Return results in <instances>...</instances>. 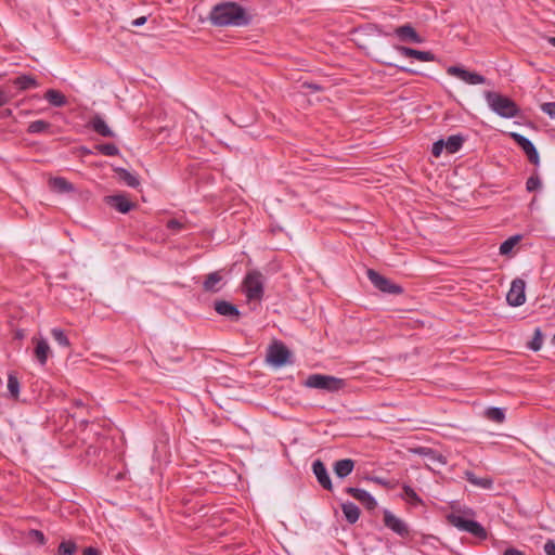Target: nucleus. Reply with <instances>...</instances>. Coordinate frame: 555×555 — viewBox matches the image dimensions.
Listing matches in <instances>:
<instances>
[{
  "label": "nucleus",
  "instance_id": "obj_1",
  "mask_svg": "<svg viewBox=\"0 0 555 555\" xmlns=\"http://www.w3.org/2000/svg\"><path fill=\"white\" fill-rule=\"evenodd\" d=\"M208 20L216 27H244L250 24L251 16L238 3L224 1L211 8Z\"/></svg>",
  "mask_w": 555,
  "mask_h": 555
},
{
  "label": "nucleus",
  "instance_id": "obj_2",
  "mask_svg": "<svg viewBox=\"0 0 555 555\" xmlns=\"http://www.w3.org/2000/svg\"><path fill=\"white\" fill-rule=\"evenodd\" d=\"M474 516L475 512L472 508H465L450 513L447 516V520L459 530L468 532L480 540H486L488 532L480 522L473 519Z\"/></svg>",
  "mask_w": 555,
  "mask_h": 555
},
{
  "label": "nucleus",
  "instance_id": "obj_3",
  "mask_svg": "<svg viewBox=\"0 0 555 555\" xmlns=\"http://www.w3.org/2000/svg\"><path fill=\"white\" fill-rule=\"evenodd\" d=\"M483 95L491 111L500 117L509 119L519 115V107L512 99L494 91H486Z\"/></svg>",
  "mask_w": 555,
  "mask_h": 555
},
{
  "label": "nucleus",
  "instance_id": "obj_4",
  "mask_svg": "<svg viewBox=\"0 0 555 555\" xmlns=\"http://www.w3.org/2000/svg\"><path fill=\"white\" fill-rule=\"evenodd\" d=\"M264 278L260 271L251 270L244 278L245 295L249 300H260L263 296Z\"/></svg>",
  "mask_w": 555,
  "mask_h": 555
},
{
  "label": "nucleus",
  "instance_id": "obj_5",
  "mask_svg": "<svg viewBox=\"0 0 555 555\" xmlns=\"http://www.w3.org/2000/svg\"><path fill=\"white\" fill-rule=\"evenodd\" d=\"M344 380L330 375L312 374L309 375L305 385L309 388L336 391L341 388Z\"/></svg>",
  "mask_w": 555,
  "mask_h": 555
},
{
  "label": "nucleus",
  "instance_id": "obj_6",
  "mask_svg": "<svg viewBox=\"0 0 555 555\" xmlns=\"http://www.w3.org/2000/svg\"><path fill=\"white\" fill-rule=\"evenodd\" d=\"M366 274L371 283L380 292L391 295H399L403 293V288L400 285L392 283L389 279L379 274L375 270L369 269Z\"/></svg>",
  "mask_w": 555,
  "mask_h": 555
},
{
  "label": "nucleus",
  "instance_id": "obj_7",
  "mask_svg": "<svg viewBox=\"0 0 555 555\" xmlns=\"http://www.w3.org/2000/svg\"><path fill=\"white\" fill-rule=\"evenodd\" d=\"M383 521L386 528L398 534L400 538L405 539L410 537L411 530L409 525L389 509H384Z\"/></svg>",
  "mask_w": 555,
  "mask_h": 555
},
{
  "label": "nucleus",
  "instance_id": "obj_8",
  "mask_svg": "<svg viewBox=\"0 0 555 555\" xmlns=\"http://www.w3.org/2000/svg\"><path fill=\"white\" fill-rule=\"evenodd\" d=\"M447 74L462 80L463 82H465L467 85L475 86V85H482V83L487 82V79L485 76H482L476 72L467 70L463 66H457V65L449 66L447 68Z\"/></svg>",
  "mask_w": 555,
  "mask_h": 555
},
{
  "label": "nucleus",
  "instance_id": "obj_9",
  "mask_svg": "<svg viewBox=\"0 0 555 555\" xmlns=\"http://www.w3.org/2000/svg\"><path fill=\"white\" fill-rule=\"evenodd\" d=\"M291 351L282 343H274L267 352V361L275 367L284 366L288 363Z\"/></svg>",
  "mask_w": 555,
  "mask_h": 555
},
{
  "label": "nucleus",
  "instance_id": "obj_10",
  "mask_svg": "<svg viewBox=\"0 0 555 555\" xmlns=\"http://www.w3.org/2000/svg\"><path fill=\"white\" fill-rule=\"evenodd\" d=\"M509 135L527 155L528 160L531 164L538 166L540 164V157L534 144L528 138L520 133L511 132Z\"/></svg>",
  "mask_w": 555,
  "mask_h": 555
},
{
  "label": "nucleus",
  "instance_id": "obj_11",
  "mask_svg": "<svg viewBox=\"0 0 555 555\" xmlns=\"http://www.w3.org/2000/svg\"><path fill=\"white\" fill-rule=\"evenodd\" d=\"M526 283L522 279H515L511 284V288L506 295V300L512 307H519L526 301L525 294Z\"/></svg>",
  "mask_w": 555,
  "mask_h": 555
},
{
  "label": "nucleus",
  "instance_id": "obj_12",
  "mask_svg": "<svg viewBox=\"0 0 555 555\" xmlns=\"http://www.w3.org/2000/svg\"><path fill=\"white\" fill-rule=\"evenodd\" d=\"M393 35L403 43H423L424 38L411 24L401 25L393 30Z\"/></svg>",
  "mask_w": 555,
  "mask_h": 555
},
{
  "label": "nucleus",
  "instance_id": "obj_13",
  "mask_svg": "<svg viewBox=\"0 0 555 555\" xmlns=\"http://www.w3.org/2000/svg\"><path fill=\"white\" fill-rule=\"evenodd\" d=\"M104 202L121 214H127L134 207V204L125 194L107 195L104 197Z\"/></svg>",
  "mask_w": 555,
  "mask_h": 555
},
{
  "label": "nucleus",
  "instance_id": "obj_14",
  "mask_svg": "<svg viewBox=\"0 0 555 555\" xmlns=\"http://www.w3.org/2000/svg\"><path fill=\"white\" fill-rule=\"evenodd\" d=\"M214 309L219 315L225 317L231 321H238L241 318V312L237 307L227 300H215Z\"/></svg>",
  "mask_w": 555,
  "mask_h": 555
},
{
  "label": "nucleus",
  "instance_id": "obj_15",
  "mask_svg": "<svg viewBox=\"0 0 555 555\" xmlns=\"http://www.w3.org/2000/svg\"><path fill=\"white\" fill-rule=\"evenodd\" d=\"M345 491L353 499L358 500L365 508L372 511L377 506L375 498L366 490L347 487Z\"/></svg>",
  "mask_w": 555,
  "mask_h": 555
},
{
  "label": "nucleus",
  "instance_id": "obj_16",
  "mask_svg": "<svg viewBox=\"0 0 555 555\" xmlns=\"http://www.w3.org/2000/svg\"><path fill=\"white\" fill-rule=\"evenodd\" d=\"M312 472L322 488L328 491L333 490L332 479L325 464L321 460H315L312 463Z\"/></svg>",
  "mask_w": 555,
  "mask_h": 555
},
{
  "label": "nucleus",
  "instance_id": "obj_17",
  "mask_svg": "<svg viewBox=\"0 0 555 555\" xmlns=\"http://www.w3.org/2000/svg\"><path fill=\"white\" fill-rule=\"evenodd\" d=\"M35 346V358L41 365H46L49 356L51 354L50 346L46 338H33Z\"/></svg>",
  "mask_w": 555,
  "mask_h": 555
},
{
  "label": "nucleus",
  "instance_id": "obj_18",
  "mask_svg": "<svg viewBox=\"0 0 555 555\" xmlns=\"http://www.w3.org/2000/svg\"><path fill=\"white\" fill-rule=\"evenodd\" d=\"M89 126L91 129L96 132L98 134L105 137V138H114L115 132L107 126L105 120L100 116L95 115L93 116L90 121Z\"/></svg>",
  "mask_w": 555,
  "mask_h": 555
},
{
  "label": "nucleus",
  "instance_id": "obj_19",
  "mask_svg": "<svg viewBox=\"0 0 555 555\" xmlns=\"http://www.w3.org/2000/svg\"><path fill=\"white\" fill-rule=\"evenodd\" d=\"M354 465L356 462L353 460L341 459L334 462L333 470L336 477L344 479L352 473Z\"/></svg>",
  "mask_w": 555,
  "mask_h": 555
},
{
  "label": "nucleus",
  "instance_id": "obj_20",
  "mask_svg": "<svg viewBox=\"0 0 555 555\" xmlns=\"http://www.w3.org/2000/svg\"><path fill=\"white\" fill-rule=\"evenodd\" d=\"M222 275L219 271L211 272L206 275L203 282V289L205 292L217 293L222 288Z\"/></svg>",
  "mask_w": 555,
  "mask_h": 555
},
{
  "label": "nucleus",
  "instance_id": "obj_21",
  "mask_svg": "<svg viewBox=\"0 0 555 555\" xmlns=\"http://www.w3.org/2000/svg\"><path fill=\"white\" fill-rule=\"evenodd\" d=\"M13 85L21 91L37 88L39 86L37 79L31 75H21L14 78Z\"/></svg>",
  "mask_w": 555,
  "mask_h": 555
},
{
  "label": "nucleus",
  "instance_id": "obj_22",
  "mask_svg": "<svg viewBox=\"0 0 555 555\" xmlns=\"http://www.w3.org/2000/svg\"><path fill=\"white\" fill-rule=\"evenodd\" d=\"M341 509L346 520L353 525L360 517V508L352 502H346L341 504Z\"/></svg>",
  "mask_w": 555,
  "mask_h": 555
},
{
  "label": "nucleus",
  "instance_id": "obj_23",
  "mask_svg": "<svg viewBox=\"0 0 555 555\" xmlns=\"http://www.w3.org/2000/svg\"><path fill=\"white\" fill-rule=\"evenodd\" d=\"M114 171L117 173L119 180L122 181L128 186H130V188L139 186V184H140L139 178L135 175L128 171L127 169L118 167V168H115Z\"/></svg>",
  "mask_w": 555,
  "mask_h": 555
},
{
  "label": "nucleus",
  "instance_id": "obj_24",
  "mask_svg": "<svg viewBox=\"0 0 555 555\" xmlns=\"http://www.w3.org/2000/svg\"><path fill=\"white\" fill-rule=\"evenodd\" d=\"M44 99L55 107H62L67 102L65 95L54 89H49L44 94Z\"/></svg>",
  "mask_w": 555,
  "mask_h": 555
},
{
  "label": "nucleus",
  "instance_id": "obj_25",
  "mask_svg": "<svg viewBox=\"0 0 555 555\" xmlns=\"http://www.w3.org/2000/svg\"><path fill=\"white\" fill-rule=\"evenodd\" d=\"M50 186L59 193H68L74 191V185L62 177L52 178L50 180Z\"/></svg>",
  "mask_w": 555,
  "mask_h": 555
},
{
  "label": "nucleus",
  "instance_id": "obj_26",
  "mask_svg": "<svg viewBox=\"0 0 555 555\" xmlns=\"http://www.w3.org/2000/svg\"><path fill=\"white\" fill-rule=\"evenodd\" d=\"M446 150L449 154L459 152L464 143V137L461 134H453L444 140Z\"/></svg>",
  "mask_w": 555,
  "mask_h": 555
},
{
  "label": "nucleus",
  "instance_id": "obj_27",
  "mask_svg": "<svg viewBox=\"0 0 555 555\" xmlns=\"http://www.w3.org/2000/svg\"><path fill=\"white\" fill-rule=\"evenodd\" d=\"M465 478L469 483L482 489H491L493 486L492 479L477 477L473 472H466Z\"/></svg>",
  "mask_w": 555,
  "mask_h": 555
},
{
  "label": "nucleus",
  "instance_id": "obj_28",
  "mask_svg": "<svg viewBox=\"0 0 555 555\" xmlns=\"http://www.w3.org/2000/svg\"><path fill=\"white\" fill-rule=\"evenodd\" d=\"M486 417L489 421L501 424L505 421V410L502 408L491 406L485 412Z\"/></svg>",
  "mask_w": 555,
  "mask_h": 555
},
{
  "label": "nucleus",
  "instance_id": "obj_29",
  "mask_svg": "<svg viewBox=\"0 0 555 555\" xmlns=\"http://www.w3.org/2000/svg\"><path fill=\"white\" fill-rule=\"evenodd\" d=\"M8 391L10 397L15 400L20 396V380L14 373H9L8 375Z\"/></svg>",
  "mask_w": 555,
  "mask_h": 555
},
{
  "label": "nucleus",
  "instance_id": "obj_30",
  "mask_svg": "<svg viewBox=\"0 0 555 555\" xmlns=\"http://www.w3.org/2000/svg\"><path fill=\"white\" fill-rule=\"evenodd\" d=\"M51 127V124L46 120H35L28 125L27 132L30 134H38L46 132Z\"/></svg>",
  "mask_w": 555,
  "mask_h": 555
},
{
  "label": "nucleus",
  "instance_id": "obj_31",
  "mask_svg": "<svg viewBox=\"0 0 555 555\" xmlns=\"http://www.w3.org/2000/svg\"><path fill=\"white\" fill-rule=\"evenodd\" d=\"M77 552V544L72 540H63L59 547L56 555H74Z\"/></svg>",
  "mask_w": 555,
  "mask_h": 555
},
{
  "label": "nucleus",
  "instance_id": "obj_32",
  "mask_svg": "<svg viewBox=\"0 0 555 555\" xmlns=\"http://www.w3.org/2000/svg\"><path fill=\"white\" fill-rule=\"evenodd\" d=\"M403 491V499H405L410 504L412 505H420L422 504V499L418 496V494L415 492L413 488H411L408 485H404L402 487Z\"/></svg>",
  "mask_w": 555,
  "mask_h": 555
},
{
  "label": "nucleus",
  "instance_id": "obj_33",
  "mask_svg": "<svg viewBox=\"0 0 555 555\" xmlns=\"http://www.w3.org/2000/svg\"><path fill=\"white\" fill-rule=\"evenodd\" d=\"M521 240L520 235H514L505 240L500 245V254L501 255H508L513 248L518 244V242Z\"/></svg>",
  "mask_w": 555,
  "mask_h": 555
},
{
  "label": "nucleus",
  "instance_id": "obj_34",
  "mask_svg": "<svg viewBox=\"0 0 555 555\" xmlns=\"http://www.w3.org/2000/svg\"><path fill=\"white\" fill-rule=\"evenodd\" d=\"M51 335L53 339L62 347H69L70 343L68 337L66 336L65 332L62 328L53 327L51 330Z\"/></svg>",
  "mask_w": 555,
  "mask_h": 555
},
{
  "label": "nucleus",
  "instance_id": "obj_35",
  "mask_svg": "<svg viewBox=\"0 0 555 555\" xmlns=\"http://www.w3.org/2000/svg\"><path fill=\"white\" fill-rule=\"evenodd\" d=\"M95 150L105 156H117L119 154V149L114 143L98 144Z\"/></svg>",
  "mask_w": 555,
  "mask_h": 555
},
{
  "label": "nucleus",
  "instance_id": "obj_36",
  "mask_svg": "<svg viewBox=\"0 0 555 555\" xmlns=\"http://www.w3.org/2000/svg\"><path fill=\"white\" fill-rule=\"evenodd\" d=\"M543 344V334L540 327L534 330L533 337L531 341L528 344V347L533 351H539L542 348Z\"/></svg>",
  "mask_w": 555,
  "mask_h": 555
},
{
  "label": "nucleus",
  "instance_id": "obj_37",
  "mask_svg": "<svg viewBox=\"0 0 555 555\" xmlns=\"http://www.w3.org/2000/svg\"><path fill=\"white\" fill-rule=\"evenodd\" d=\"M541 188V180L538 176H531L526 182L528 192H534Z\"/></svg>",
  "mask_w": 555,
  "mask_h": 555
},
{
  "label": "nucleus",
  "instance_id": "obj_38",
  "mask_svg": "<svg viewBox=\"0 0 555 555\" xmlns=\"http://www.w3.org/2000/svg\"><path fill=\"white\" fill-rule=\"evenodd\" d=\"M395 49L403 56L416 59L417 50L405 46H395Z\"/></svg>",
  "mask_w": 555,
  "mask_h": 555
},
{
  "label": "nucleus",
  "instance_id": "obj_39",
  "mask_svg": "<svg viewBox=\"0 0 555 555\" xmlns=\"http://www.w3.org/2000/svg\"><path fill=\"white\" fill-rule=\"evenodd\" d=\"M28 537L40 545H43L46 543V537L43 532L40 530L31 529L28 533Z\"/></svg>",
  "mask_w": 555,
  "mask_h": 555
},
{
  "label": "nucleus",
  "instance_id": "obj_40",
  "mask_svg": "<svg viewBox=\"0 0 555 555\" xmlns=\"http://www.w3.org/2000/svg\"><path fill=\"white\" fill-rule=\"evenodd\" d=\"M416 60L421 62H434L436 60V56L430 51L417 50Z\"/></svg>",
  "mask_w": 555,
  "mask_h": 555
},
{
  "label": "nucleus",
  "instance_id": "obj_41",
  "mask_svg": "<svg viewBox=\"0 0 555 555\" xmlns=\"http://www.w3.org/2000/svg\"><path fill=\"white\" fill-rule=\"evenodd\" d=\"M541 111L555 119V102H545L541 105Z\"/></svg>",
  "mask_w": 555,
  "mask_h": 555
},
{
  "label": "nucleus",
  "instance_id": "obj_42",
  "mask_svg": "<svg viewBox=\"0 0 555 555\" xmlns=\"http://www.w3.org/2000/svg\"><path fill=\"white\" fill-rule=\"evenodd\" d=\"M446 149L444 140H438L433 144L431 153L435 157H439Z\"/></svg>",
  "mask_w": 555,
  "mask_h": 555
},
{
  "label": "nucleus",
  "instance_id": "obj_43",
  "mask_svg": "<svg viewBox=\"0 0 555 555\" xmlns=\"http://www.w3.org/2000/svg\"><path fill=\"white\" fill-rule=\"evenodd\" d=\"M12 99H13V95L9 91L0 88V107L10 103V101Z\"/></svg>",
  "mask_w": 555,
  "mask_h": 555
},
{
  "label": "nucleus",
  "instance_id": "obj_44",
  "mask_svg": "<svg viewBox=\"0 0 555 555\" xmlns=\"http://www.w3.org/2000/svg\"><path fill=\"white\" fill-rule=\"evenodd\" d=\"M166 225H167V229L175 231V232H177L183 228V224L177 219L168 220Z\"/></svg>",
  "mask_w": 555,
  "mask_h": 555
},
{
  "label": "nucleus",
  "instance_id": "obj_45",
  "mask_svg": "<svg viewBox=\"0 0 555 555\" xmlns=\"http://www.w3.org/2000/svg\"><path fill=\"white\" fill-rule=\"evenodd\" d=\"M543 548L546 555H555V542L553 540H547Z\"/></svg>",
  "mask_w": 555,
  "mask_h": 555
},
{
  "label": "nucleus",
  "instance_id": "obj_46",
  "mask_svg": "<svg viewBox=\"0 0 555 555\" xmlns=\"http://www.w3.org/2000/svg\"><path fill=\"white\" fill-rule=\"evenodd\" d=\"M385 65L387 66H395V64H392L391 62H384ZM396 67L400 70V72H404V73H409V74H415L416 72L409 68V67H404V66H397Z\"/></svg>",
  "mask_w": 555,
  "mask_h": 555
},
{
  "label": "nucleus",
  "instance_id": "obj_47",
  "mask_svg": "<svg viewBox=\"0 0 555 555\" xmlns=\"http://www.w3.org/2000/svg\"><path fill=\"white\" fill-rule=\"evenodd\" d=\"M146 21H147L146 16H140V17L133 20L131 22V25L134 27H140V26L144 25L146 23Z\"/></svg>",
  "mask_w": 555,
  "mask_h": 555
},
{
  "label": "nucleus",
  "instance_id": "obj_48",
  "mask_svg": "<svg viewBox=\"0 0 555 555\" xmlns=\"http://www.w3.org/2000/svg\"><path fill=\"white\" fill-rule=\"evenodd\" d=\"M503 555H526L522 551L515 547H508L504 551Z\"/></svg>",
  "mask_w": 555,
  "mask_h": 555
},
{
  "label": "nucleus",
  "instance_id": "obj_49",
  "mask_svg": "<svg viewBox=\"0 0 555 555\" xmlns=\"http://www.w3.org/2000/svg\"><path fill=\"white\" fill-rule=\"evenodd\" d=\"M11 117H13V111L11 108H5L0 114V118H11Z\"/></svg>",
  "mask_w": 555,
  "mask_h": 555
},
{
  "label": "nucleus",
  "instance_id": "obj_50",
  "mask_svg": "<svg viewBox=\"0 0 555 555\" xmlns=\"http://www.w3.org/2000/svg\"><path fill=\"white\" fill-rule=\"evenodd\" d=\"M82 555H99V551L94 547H86Z\"/></svg>",
  "mask_w": 555,
  "mask_h": 555
},
{
  "label": "nucleus",
  "instance_id": "obj_51",
  "mask_svg": "<svg viewBox=\"0 0 555 555\" xmlns=\"http://www.w3.org/2000/svg\"><path fill=\"white\" fill-rule=\"evenodd\" d=\"M306 87L312 91H320L322 88L317 83H306Z\"/></svg>",
  "mask_w": 555,
  "mask_h": 555
},
{
  "label": "nucleus",
  "instance_id": "obj_52",
  "mask_svg": "<svg viewBox=\"0 0 555 555\" xmlns=\"http://www.w3.org/2000/svg\"><path fill=\"white\" fill-rule=\"evenodd\" d=\"M15 338L23 339L24 338V331L23 330H17L15 332Z\"/></svg>",
  "mask_w": 555,
  "mask_h": 555
},
{
  "label": "nucleus",
  "instance_id": "obj_53",
  "mask_svg": "<svg viewBox=\"0 0 555 555\" xmlns=\"http://www.w3.org/2000/svg\"><path fill=\"white\" fill-rule=\"evenodd\" d=\"M547 41L550 44H552L555 48V37H548Z\"/></svg>",
  "mask_w": 555,
  "mask_h": 555
},
{
  "label": "nucleus",
  "instance_id": "obj_54",
  "mask_svg": "<svg viewBox=\"0 0 555 555\" xmlns=\"http://www.w3.org/2000/svg\"><path fill=\"white\" fill-rule=\"evenodd\" d=\"M74 404L78 408L83 406V402L81 400H75Z\"/></svg>",
  "mask_w": 555,
  "mask_h": 555
},
{
  "label": "nucleus",
  "instance_id": "obj_55",
  "mask_svg": "<svg viewBox=\"0 0 555 555\" xmlns=\"http://www.w3.org/2000/svg\"><path fill=\"white\" fill-rule=\"evenodd\" d=\"M426 454H431V455H434V454H435V452H434L433 450H430V449H427Z\"/></svg>",
  "mask_w": 555,
  "mask_h": 555
}]
</instances>
